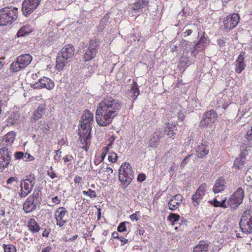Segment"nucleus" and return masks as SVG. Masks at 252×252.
Wrapping results in <instances>:
<instances>
[{"mask_svg":"<svg viewBox=\"0 0 252 252\" xmlns=\"http://www.w3.org/2000/svg\"><path fill=\"white\" fill-rule=\"evenodd\" d=\"M120 240L122 242L121 246H123L125 244H126L128 242V240L124 238L123 237H120L119 238Z\"/></svg>","mask_w":252,"mask_h":252,"instance_id":"nucleus-61","label":"nucleus"},{"mask_svg":"<svg viewBox=\"0 0 252 252\" xmlns=\"http://www.w3.org/2000/svg\"><path fill=\"white\" fill-rule=\"evenodd\" d=\"M52 202L56 204H58L60 203L61 200L59 199L57 196L54 197L52 199Z\"/></svg>","mask_w":252,"mask_h":252,"instance_id":"nucleus-59","label":"nucleus"},{"mask_svg":"<svg viewBox=\"0 0 252 252\" xmlns=\"http://www.w3.org/2000/svg\"><path fill=\"white\" fill-rule=\"evenodd\" d=\"M245 162V159L242 158H238L234 160V166L238 169H242Z\"/></svg>","mask_w":252,"mask_h":252,"instance_id":"nucleus-35","label":"nucleus"},{"mask_svg":"<svg viewBox=\"0 0 252 252\" xmlns=\"http://www.w3.org/2000/svg\"><path fill=\"white\" fill-rule=\"evenodd\" d=\"M28 226L31 231L33 233H36L40 230V226L35 221V219L31 218L28 222Z\"/></svg>","mask_w":252,"mask_h":252,"instance_id":"nucleus-31","label":"nucleus"},{"mask_svg":"<svg viewBox=\"0 0 252 252\" xmlns=\"http://www.w3.org/2000/svg\"><path fill=\"white\" fill-rule=\"evenodd\" d=\"M40 1L41 0H24L22 7L23 14L26 16L30 15L37 8Z\"/></svg>","mask_w":252,"mask_h":252,"instance_id":"nucleus-11","label":"nucleus"},{"mask_svg":"<svg viewBox=\"0 0 252 252\" xmlns=\"http://www.w3.org/2000/svg\"><path fill=\"white\" fill-rule=\"evenodd\" d=\"M205 47L206 45H204L203 44H201L199 42H198L194 45L193 49L194 51L198 52L203 50Z\"/></svg>","mask_w":252,"mask_h":252,"instance_id":"nucleus-39","label":"nucleus"},{"mask_svg":"<svg viewBox=\"0 0 252 252\" xmlns=\"http://www.w3.org/2000/svg\"><path fill=\"white\" fill-rule=\"evenodd\" d=\"M192 30H187L184 32V36L186 37L187 36H189L192 33Z\"/></svg>","mask_w":252,"mask_h":252,"instance_id":"nucleus-60","label":"nucleus"},{"mask_svg":"<svg viewBox=\"0 0 252 252\" xmlns=\"http://www.w3.org/2000/svg\"><path fill=\"white\" fill-rule=\"evenodd\" d=\"M15 138V133L13 131H10L4 136L2 141V144L3 146L6 147L11 146Z\"/></svg>","mask_w":252,"mask_h":252,"instance_id":"nucleus-22","label":"nucleus"},{"mask_svg":"<svg viewBox=\"0 0 252 252\" xmlns=\"http://www.w3.org/2000/svg\"><path fill=\"white\" fill-rule=\"evenodd\" d=\"M247 147H247H246V146L244 147V146H243V151L240 153V157L239 158H243V159H245L246 156L248 154L247 150L246 149Z\"/></svg>","mask_w":252,"mask_h":252,"instance_id":"nucleus-46","label":"nucleus"},{"mask_svg":"<svg viewBox=\"0 0 252 252\" xmlns=\"http://www.w3.org/2000/svg\"><path fill=\"white\" fill-rule=\"evenodd\" d=\"M173 112L178 115V119L181 122L183 121L184 118H185V111L184 110L182 109L181 106L180 104H178L175 105Z\"/></svg>","mask_w":252,"mask_h":252,"instance_id":"nucleus-29","label":"nucleus"},{"mask_svg":"<svg viewBox=\"0 0 252 252\" xmlns=\"http://www.w3.org/2000/svg\"><path fill=\"white\" fill-rule=\"evenodd\" d=\"M179 221L180 222H179V223L181 226H183V227H184V226H187V220L184 218H181V220Z\"/></svg>","mask_w":252,"mask_h":252,"instance_id":"nucleus-51","label":"nucleus"},{"mask_svg":"<svg viewBox=\"0 0 252 252\" xmlns=\"http://www.w3.org/2000/svg\"><path fill=\"white\" fill-rule=\"evenodd\" d=\"M33 31L31 26L29 25H26L21 28L17 33V36L18 37H22L26 35L29 34L32 32Z\"/></svg>","mask_w":252,"mask_h":252,"instance_id":"nucleus-23","label":"nucleus"},{"mask_svg":"<svg viewBox=\"0 0 252 252\" xmlns=\"http://www.w3.org/2000/svg\"><path fill=\"white\" fill-rule=\"evenodd\" d=\"M149 4V0H139L135 2L132 7L135 11H138L140 9L144 8Z\"/></svg>","mask_w":252,"mask_h":252,"instance_id":"nucleus-28","label":"nucleus"},{"mask_svg":"<svg viewBox=\"0 0 252 252\" xmlns=\"http://www.w3.org/2000/svg\"><path fill=\"white\" fill-rule=\"evenodd\" d=\"M52 250V248L50 246H48L44 248L41 252H50Z\"/></svg>","mask_w":252,"mask_h":252,"instance_id":"nucleus-64","label":"nucleus"},{"mask_svg":"<svg viewBox=\"0 0 252 252\" xmlns=\"http://www.w3.org/2000/svg\"><path fill=\"white\" fill-rule=\"evenodd\" d=\"M137 179L139 182H143L146 179V176L143 173H140L138 175Z\"/></svg>","mask_w":252,"mask_h":252,"instance_id":"nucleus-52","label":"nucleus"},{"mask_svg":"<svg viewBox=\"0 0 252 252\" xmlns=\"http://www.w3.org/2000/svg\"><path fill=\"white\" fill-rule=\"evenodd\" d=\"M50 229H45L43 231L42 233V236L43 237H47L49 236V234L50 232Z\"/></svg>","mask_w":252,"mask_h":252,"instance_id":"nucleus-55","label":"nucleus"},{"mask_svg":"<svg viewBox=\"0 0 252 252\" xmlns=\"http://www.w3.org/2000/svg\"><path fill=\"white\" fill-rule=\"evenodd\" d=\"M23 65L21 66L20 64H10L9 69L12 72H16L21 69L22 68H25L29 64H22Z\"/></svg>","mask_w":252,"mask_h":252,"instance_id":"nucleus-34","label":"nucleus"},{"mask_svg":"<svg viewBox=\"0 0 252 252\" xmlns=\"http://www.w3.org/2000/svg\"><path fill=\"white\" fill-rule=\"evenodd\" d=\"M240 227L243 233H252V207L244 211L241 217Z\"/></svg>","mask_w":252,"mask_h":252,"instance_id":"nucleus-5","label":"nucleus"},{"mask_svg":"<svg viewBox=\"0 0 252 252\" xmlns=\"http://www.w3.org/2000/svg\"><path fill=\"white\" fill-rule=\"evenodd\" d=\"M123 106V103L112 97L101 101L96 111L95 119L100 126H106L117 116Z\"/></svg>","mask_w":252,"mask_h":252,"instance_id":"nucleus-1","label":"nucleus"},{"mask_svg":"<svg viewBox=\"0 0 252 252\" xmlns=\"http://www.w3.org/2000/svg\"><path fill=\"white\" fill-rule=\"evenodd\" d=\"M164 136V131L159 129H157L149 140V146L152 148H156L159 145L160 139Z\"/></svg>","mask_w":252,"mask_h":252,"instance_id":"nucleus-16","label":"nucleus"},{"mask_svg":"<svg viewBox=\"0 0 252 252\" xmlns=\"http://www.w3.org/2000/svg\"><path fill=\"white\" fill-rule=\"evenodd\" d=\"M74 55V48L71 44L64 46L58 54L56 59V63H67L71 62V59Z\"/></svg>","mask_w":252,"mask_h":252,"instance_id":"nucleus-6","label":"nucleus"},{"mask_svg":"<svg viewBox=\"0 0 252 252\" xmlns=\"http://www.w3.org/2000/svg\"><path fill=\"white\" fill-rule=\"evenodd\" d=\"M134 178V172L132 166L128 162L123 163L119 170V180L121 187L126 189Z\"/></svg>","mask_w":252,"mask_h":252,"instance_id":"nucleus-2","label":"nucleus"},{"mask_svg":"<svg viewBox=\"0 0 252 252\" xmlns=\"http://www.w3.org/2000/svg\"><path fill=\"white\" fill-rule=\"evenodd\" d=\"M226 40V38L224 37L218 38L217 41V43L219 47L221 48L225 46Z\"/></svg>","mask_w":252,"mask_h":252,"instance_id":"nucleus-40","label":"nucleus"},{"mask_svg":"<svg viewBox=\"0 0 252 252\" xmlns=\"http://www.w3.org/2000/svg\"><path fill=\"white\" fill-rule=\"evenodd\" d=\"M45 112V108L43 105H39L35 110L32 121H36L41 118Z\"/></svg>","mask_w":252,"mask_h":252,"instance_id":"nucleus-24","label":"nucleus"},{"mask_svg":"<svg viewBox=\"0 0 252 252\" xmlns=\"http://www.w3.org/2000/svg\"><path fill=\"white\" fill-rule=\"evenodd\" d=\"M207 185L206 183L201 184L192 196V200L194 206L199 204L203 199L206 192Z\"/></svg>","mask_w":252,"mask_h":252,"instance_id":"nucleus-13","label":"nucleus"},{"mask_svg":"<svg viewBox=\"0 0 252 252\" xmlns=\"http://www.w3.org/2000/svg\"><path fill=\"white\" fill-rule=\"evenodd\" d=\"M39 190L35 189L32 194L27 198L23 205V209L25 212L29 213L36 209L39 202Z\"/></svg>","mask_w":252,"mask_h":252,"instance_id":"nucleus-7","label":"nucleus"},{"mask_svg":"<svg viewBox=\"0 0 252 252\" xmlns=\"http://www.w3.org/2000/svg\"><path fill=\"white\" fill-rule=\"evenodd\" d=\"M11 152L7 147H3L0 149V170L7 167L11 160Z\"/></svg>","mask_w":252,"mask_h":252,"instance_id":"nucleus-12","label":"nucleus"},{"mask_svg":"<svg viewBox=\"0 0 252 252\" xmlns=\"http://www.w3.org/2000/svg\"><path fill=\"white\" fill-rule=\"evenodd\" d=\"M67 210L63 207L59 208L55 212V218L57 220V224L60 227L63 226L66 222L65 218Z\"/></svg>","mask_w":252,"mask_h":252,"instance_id":"nucleus-15","label":"nucleus"},{"mask_svg":"<svg viewBox=\"0 0 252 252\" xmlns=\"http://www.w3.org/2000/svg\"><path fill=\"white\" fill-rule=\"evenodd\" d=\"M96 54L95 51H93L87 48L84 55V59L86 62L90 61L95 57Z\"/></svg>","mask_w":252,"mask_h":252,"instance_id":"nucleus-32","label":"nucleus"},{"mask_svg":"<svg viewBox=\"0 0 252 252\" xmlns=\"http://www.w3.org/2000/svg\"><path fill=\"white\" fill-rule=\"evenodd\" d=\"M4 252H16V250L13 245H3Z\"/></svg>","mask_w":252,"mask_h":252,"instance_id":"nucleus-37","label":"nucleus"},{"mask_svg":"<svg viewBox=\"0 0 252 252\" xmlns=\"http://www.w3.org/2000/svg\"><path fill=\"white\" fill-rule=\"evenodd\" d=\"M175 127V126H174L172 124H170L169 123L167 124L165 129L164 130H162V131H164V135H165V133H167L169 131V130L174 129Z\"/></svg>","mask_w":252,"mask_h":252,"instance_id":"nucleus-44","label":"nucleus"},{"mask_svg":"<svg viewBox=\"0 0 252 252\" xmlns=\"http://www.w3.org/2000/svg\"><path fill=\"white\" fill-rule=\"evenodd\" d=\"M226 181L223 177H220L218 179L213 188V191L214 193H218L223 191L226 188Z\"/></svg>","mask_w":252,"mask_h":252,"instance_id":"nucleus-18","label":"nucleus"},{"mask_svg":"<svg viewBox=\"0 0 252 252\" xmlns=\"http://www.w3.org/2000/svg\"><path fill=\"white\" fill-rule=\"evenodd\" d=\"M32 57L30 54H25L19 56L16 60V63H31Z\"/></svg>","mask_w":252,"mask_h":252,"instance_id":"nucleus-30","label":"nucleus"},{"mask_svg":"<svg viewBox=\"0 0 252 252\" xmlns=\"http://www.w3.org/2000/svg\"><path fill=\"white\" fill-rule=\"evenodd\" d=\"M100 43V40L98 38H94L93 39L90 40L88 49H90L93 51H94L96 54L97 52L98 48L99 47Z\"/></svg>","mask_w":252,"mask_h":252,"instance_id":"nucleus-26","label":"nucleus"},{"mask_svg":"<svg viewBox=\"0 0 252 252\" xmlns=\"http://www.w3.org/2000/svg\"><path fill=\"white\" fill-rule=\"evenodd\" d=\"M91 126H81L80 134L81 140L83 139L84 141L87 144V141L91 138Z\"/></svg>","mask_w":252,"mask_h":252,"instance_id":"nucleus-21","label":"nucleus"},{"mask_svg":"<svg viewBox=\"0 0 252 252\" xmlns=\"http://www.w3.org/2000/svg\"><path fill=\"white\" fill-rule=\"evenodd\" d=\"M14 181H17V180L16 178L13 177H11L9 178L7 180V184L8 185L9 184H12Z\"/></svg>","mask_w":252,"mask_h":252,"instance_id":"nucleus-57","label":"nucleus"},{"mask_svg":"<svg viewBox=\"0 0 252 252\" xmlns=\"http://www.w3.org/2000/svg\"><path fill=\"white\" fill-rule=\"evenodd\" d=\"M18 9L16 7H5L0 9V26L11 25L18 18Z\"/></svg>","mask_w":252,"mask_h":252,"instance_id":"nucleus-3","label":"nucleus"},{"mask_svg":"<svg viewBox=\"0 0 252 252\" xmlns=\"http://www.w3.org/2000/svg\"><path fill=\"white\" fill-rule=\"evenodd\" d=\"M140 214L139 211H137L135 214H133L130 216V218L131 220H138V219L137 218V214Z\"/></svg>","mask_w":252,"mask_h":252,"instance_id":"nucleus-56","label":"nucleus"},{"mask_svg":"<svg viewBox=\"0 0 252 252\" xmlns=\"http://www.w3.org/2000/svg\"><path fill=\"white\" fill-rule=\"evenodd\" d=\"M209 249V244L205 241H201L194 247L193 252H208Z\"/></svg>","mask_w":252,"mask_h":252,"instance_id":"nucleus-25","label":"nucleus"},{"mask_svg":"<svg viewBox=\"0 0 252 252\" xmlns=\"http://www.w3.org/2000/svg\"><path fill=\"white\" fill-rule=\"evenodd\" d=\"M245 52H241L237 58L236 63H243L245 60Z\"/></svg>","mask_w":252,"mask_h":252,"instance_id":"nucleus-42","label":"nucleus"},{"mask_svg":"<svg viewBox=\"0 0 252 252\" xmlns=\"http://www.w3.org/2000/svg\"><path fill=\"white\" fill-rule=\"evenodd\" d=\"M47 175L49 176L52 179H54L57 177L56 174L53 171H48Z\"/></svg>","mask_w":252,"mask_h":252,"instance_id":"nucleus-58","label":"nucleus"},{"mask_svg":"<svg viewBox=\"0 0 252 252\" xmlns=\"http://www.w3.org/2000/svg\"><path fill=\"white\" fill-rule=\"evenodd\" d=\"M108 160L109 161L114 163L115 162L117 159V155L114 152H111L109 153Z\"/></svg>","mask_w":252,"mask_h":252,"instance_id":"nucleus-41","label":"nucleus"},{"mask_svg":"<svg viewBox=\"0 0 252 252\" xmlns=\"http://www.w3.org/2000/svg\"><path fill=\"white\" fill-rule=\"evenodd\" d=\"M23 156L24 153L22 152H17L14 154V157L16 159H21L23 158Z\"/></svg>","mask_w":252,"mask_h":252,"instance_id":"nucleus-53","label":"nucleus"},{"mask_svg":"<svg viewBox=\"0 0 252 252\" xmlns=\"http://www.w3.org/2000/svg\"><path fill=\"white\" fill-rule=\"evenodd\" d=\"M191 156V155L186 156L183 160L181 163V166L184 167L188 163L189 158Z\"/></svg>","mask_w":252,"mask_h":252,"instance_id":"nucleus-48","label":"nucleus"},{"mask_svg":"<svg viewBox=\"0 0 252 252\" xmlns=\"http://www.w3.org/2000/svg\"><path fill=\"white\" fill-rule=\"evenodd\" d=\"M183 196L181 194H177L173 196L169 201L168 206L169 209L173 211L176 210L182 203Z\"/></svg>","mask_w":252,"mask_h":252,"instance_id":"nucleus-17","label":"nucleus"},{"mask_svg":"<svg viewBox=\"0 0 252 252\" xmlns=\"http://www.w3.org/2000/svg\"><path fill=\"white\" fill-rule=\"evenodd\" d=\"M207 38L205 36V35H203L200 38L198 42L201 43V44H203L204 45H206V44L207 43Z\"/></svg>","mask_w":252,"mask_h":252,"instance_id":"nucleus-50","label":"nucleus"},{"mask_svg":"<svg viewBox=\"0 0 252 252\" xmlns=\"http://www.w3.org/2000/svg\"><path fill=\"white\" fill-rule=\"evenodd\" d=\"M218 118V114L215 110L211 109L206 111L203 115L199 124V126L204 128L214 123Z\"/></svg>","mask_w":252,"mask_h":252,"instance_id":"nucleus-10","label":"nucleus"},{"mask_svg":"<svg viewBox=\"0 0 252 252\" xmlns=\"http://www.w3.org/2000/svg\"><path fill=\"white\" fill-rule=\"evenodd\" d=\"M245 64H237L235 68V71L237 73H240L245 68Z\"/></svg>","mask_w":252,"mask_h":252,"instance_id":"nucleus-45","label":"nucleus"},{"mask_svg":"<svg viewBox=\"0 0 252 252\" xmlns=\"http://www.w3.org/2000/svg\"><path fill=\"white\" fill-rule=\"evenodd\" d=\"M25 158H26V160H28V159L29 160H32L33 159V157L31 156L30 154L26 153Z\"/></svg>","mask_w":252,"mask_h":252,"instance_id":"nucleus-63","label":"nucleus"},{"mask_svg":"<svg viewBox=\"0 0 252 252\" xmlns=\"http://www.w3.org/2000/svg\"><path fill=\"white\" fill-rule=\"evenodd\" d=\"M94 115L89 111L84 112L83 115L82 116V121H81V126H91V124L93 122Z\"/></svg>","mask_w":252,"mask_h":252,"instance_id":"nucleus-19","label":"nucleus"},{"mask_svg":"<svg viewBox=\"0 0 252 252\" xmlns=\"http://www.w3.org/2000/svg\"><path fill=\"white\" fill-rule=\"evenodd\" d=\"M128 96L131 98H133L134 100H135L139 95V90L137 87L136 83L134 82L131 86L130 90H128Z\"/></svg>","mask_w":252,"mask_h":252,"instance_id":"nucleus-27","label":"nucleus"},{"mask_svg":"<svg viewBox=\"0 0 252 252\" xmlns=\"http://www.w3.org/2000/svg\"><path fill=\"white\" fill-rule=\"evenodd\" d=\"M167 218L168 220L172 223L173 225L175 223L177 224V222L181 220V217L178 214L172 213L169 214Z\"/></svg>","mask_w":252,"mask_h":252,"instance_id":"nucleus-33","label":"nucleus"},{"mask_svg":"<svg viewBox=\"0 0 252 252\" xmlns=\"http://www.w3.org/2000/svg\"><path fill=\"white\" fill-rule=\"evenodd\" d=\"M246 139V140L244 141L243 144L246 145V147H247V145L249 146L248 142L252 141V126L251 127V129L247 131Z\"/></svg>","mask_w":252,"mask_h":252,"instance_id":"nucleus-36","label":"nucleus"},{"mask_svg":"<svg viewBox=\"0 0 252 252\" xmlns=\"http://www.w3.org/2000/svg\"><path fill=\"white\" fill-rule=\"evenodd\" d=\"M244 197V189L239 187L228 200L227 203L231 208H235L241 204Z\"/></svg>","mask_w":252,"mask_h":252,"instance_id":"nucleus-9","label":"nucleus"},{"mask_svg":"<svg viewBox=\"0 0 252 252\" xmlns=\"http://www.w3.org/2000/svg\"><path fill=\"white\" fill-rule=\"evenodd\" d=\"M64 66V64H56L55 68L57 70H62Z\"/></svg>","mask_w":252,"mask_h":252,"instance_id":"nucleus-62","label":"nucleus"},{"mask_svg":"<svg viewBox=\"0 0 252 252\" xmlns=\"http://www.w3.org/2000/svg\"><path fill=\"white\" fill-rule=\"evenodd\" d=\"M35 181V176L32 174L26 176L25 179H22L20 183L21 192L19 196L23 198L30 194L33 189Z\"/></svg>","mask_w":252,"mask_h":252,"instance_id":"nucleus-4","label":"nucleus"},{"mask_svg":"<svg viewBox=\"0 0 252 252\" xmlns=\"http://www.w3.org/2000/svg\"><path fill=\"white\" fill-rule=\"evenodd\" d=\"M82 193L84 195L89 196L91 198H95L96 196L95 191L92 190L90 189H89L87 191H85V190L83 191Z\"/></svg>","mask_w":252,"mask_h":252,"instance_id":"nucleus-38","label":"nucleus"},{"mask_svg":"<svg viewBox=\"0 0 252 252\" xmlns=\"http://www.w3.org/2000/svg\"><path fill=\"white\" fill-rule=\"evenodd\" d=\"M31 87L34 89L46 88L50 90L53 89L54 82L49 78L43 77L40 78L37 82L31 84Z\"/></svg>","mask_w":252,"mask_h":252,"instance_id":"nucleus-14","label":"nucleus"},{"mask_svg":"<svg viewBox=\"0 0 252 252\" xmlns=\"http://www.w3.org/2000/svg\"><path fill=\"white\" fill-rule=\"evenodd\" d=\"M220 201H219L217 198H214L213 200L209 201V203L213 205L214 207H219L220 204Z\"/></svg>","mask_w":252,"mask_h":252,"instance_id":"nucleus-47","label":"nucleus"},{"mask_svg":"<svg viewBox=\"0 0 252 252\" xmlns=\"http://www.w3.org/2000/svg\"><path fill=\"white\" fill-rule=\"evenodd\" d=\"M240 21V16L238 13L229 14L222 19L224 29L230 31L234 29Z\"/></svg>","mask_w":252,"mask_h":252,"instance_id":"nucleus-8","label":"nucleus"},{"mask_svg":"<svg viewBox=\"0 0 252 252\" xmlns=\"http://www.w3.org/2000/svg\"><path fill=\"white\" fill-rule=\"evenodd\" d=\"M196 155L199 158L205 157L209 152V148L203 143L198 145L195 149Z\"/></svg>","mask_w":252,"mask_h":252,"instance_id":"nucleus-20","label":"nucleus"},{"mask_svg":"<svg viewBox=\"0 0 252 252\" xmlns=\"http://www.w3.org/2000/svg\"><path fill=\"white\" fill-rule=\"evenodd\" d=\"M117 230L119 232H123L126 231V222H122L120 223L117 228Z\"/></svg>","mask_w":252,"mask_h":252,"instance_id":"nucleus-43","label":"nucleus"},{"mask_svg":"<svg viewBox=\"0 0 252 252\" xmlns=\"http://www.w3.org/2000/svg\"><path fill=\"white\" fill-rule=\"evenodd\" d=\"M174 131V129L169 130V131L166 133L169 136L170 138H174V136L176 134V132H175Z\"/></svg>","mask_w":252,"mask_h":252,"instance_id":"nucleus-54","label":"nucleus"},{"mask_svg":"<svg viewBox=\"0 0 252 252\" xmlns=\"http://www.w3.org/2000/svg\"><path fill=\"white\" fill-rule=\"evenodd\" d=\"M226 200V197L222 198L220 199V205L219 207H221L223 208H226L227 206L225 204Z\"/></svg>","mask_w":252,"mask_h":252,"instance_id":"nucleus-49","label":"nucleus"}]
</instances>
